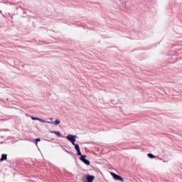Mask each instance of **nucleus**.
Returning <instances> with one entry per match:
<instances>
[{
    "label": "nucleus",
    "instance_id": "9",
    "mask_svg": "<svg viewBox=\"0 0 182 182\" xmlns=\"http://www.w3.org/2000/svg\"><path fill=\"white\" fill-rule=\"evenodd\" d=\"M73 146H75V149L76 150V151L80 150V148L79 147V145L77 144H73Z\"/></svg>",
    "mask_w": 182,
    "mask_h": 182
},
{
    "label": "nucleus",
    "instance_id": "1",
    "mask_svg": "<svg viewBox=\"0 0 182 182\" xmlns=\"http://www.w3.org/2000/svg\"><path fill=\"white\" fill-rule=\"evenodd\" d=\"M67 140H69L72 143V144H75L76 141V136L72 135V134H68L66 136Z\"/></svg>",
    "mask_w": 182,
    "mask_h": 182
},
{
    "label": "nucleus",
    "instance_id": "8",
    "mask_svg": "<svg viewBox=\"0 0 182 182\" xmlns=\"http://www.w3.org/2000/svg\"><path fill=\"white\" fill-rule=\"evenodd\" d=\"M51 133H53L55 136L60 137V132L56 131H52Z\"/></svg>",
    "mask_w": 182,
    "mask_h": 182
},
{
    "label": "nucleus",
    "instance_id": "11",
    "mask_svg": "<svg viewBox=\"0 0 182 182\" xmlns=\"http://www.w3.org/2000/svg\"><path fill=\"white\" fill-rule=\"evenodd\" d=\"M77 155H78V156H81V157H82V156H83V155L82 154V152H80V149L78 150V151H77Z\"/></svg>",
    "mask_w": 182,
    "mask_h": 182
},
{
    "label": "nucleus",
    "instance_id": "10",
    "mask_svg": "<svg viewBox=\"0 0 182 182\" xmlns=\"http://www.w3.org/2000/svg\"><path fill=\"white\" fill-rule=\"evenodd\" d=\"M148 157H149V159H154V155H153V154H148Z\"/></svg>",
    "mask_w": 182,
    "mask_h": 182
},
{
    "label": "nucleus",
    "instance_id": "3",
    "mask_svg": "<svg viewBox=\"0 0 182 182\" xmlns=\"http://www.w3.org/2000/svg\"><path fill=\"white\" fill-rule=\"evenodd\" d=\"M111 176L114 178V180H117L118 181H122L124 182V180H123V178L122 176L114 173H111Z\"/></svg>",
    "mask_w": 182,
    "mask_h": 182
},
{
    "label": "nucleus",
    "instance_id": "4",
    "mask_svg": "<svg viewBox=\"0 0 182 182\" xmlns=\"http://www.w3.org/2000/svg\"><path fill=\"white\" fill-rule=\"evenodd\" d=\"M85 178H84V180H85L87 182H93V180H95V176L92 175H86Z\"/></svg>",
    "mask_w": 182,
    "mask_h": 182
},
{
    "label": "nucleus",
    "instance_id": "5",
    "mask_svg": "<svg viewBox=\"0 0 182 182\" xmlns=\"http://www.w3.org/2000/svg\"><path fill=\"white\" fill-rule=\"evenodd\" d=\"M31 119L32 120H38L39 122H41V123H50V122H46L43 119H41V118H36V117H31Z\"/></svg>",
    "mask_w": 182,
    "mask_h": 182
},
{
    "label": "nucleus",
    "instance_id": "13",
    "mask_svg": "<svg viewBox=\"0 0 182 182\" xmlns=\"http://www.w3.org/2000/svg\"><path fill=\"white\" fill-rule=\"evenodd\" d=\"M50 120H53V118H50Z\"/></svg>",
    "mask_w": 182,
    "mask_h": 182
},
{
    "label": "nucleus",
    "instance_id": "6",
    "mask_svg": "<svg viewBox=\"0 0 182 182\" xmlns=\"http://www.w3.org/2000/svg\"><path fill=\"white\" fill-rule=\"evenodd\" d=\"M7 157H8V155H6L5 154H3L1 155V158L0 159V161H4V160H6Z\"/></svg>",
    "mask_w": 182,
    "mask_h": 182
},
{
    "label": "nucleus",
    "instance_id": "7",
    "mask_svg": "<svg viewBox=\"0 0 182 182\" xmlns=\"http://www.w3.org/2000/svg\"><path fill=\"white\" fill-rule=\"evenodd\" d=\"M52 124H55V126H58V124H60V120L56 119L55 122H51Z\"/></svg>",
    "mask_w": 182,
    "mask_h": 182
},
{
    "label": "nucleus",
    "instance_id": "12",
    "mask_svg": "<svg viewBox=\"0 0 182 182\" xmlns=\"http://www.w3.org/2000/svg\"><path fill=\"white\" fill-rule=\"evenodd\" d=\"M38 141H41V139L38 138L36 139V143L38 144Z\"/></svg>",
    "mask_w": 182,
    "mask_h": 182
},
{
    "label": "nucleus",
    "instance_id": "2",
    "mask_svg": "<svg viewBox=\"0 0 182 182\" xmlns=\"http://www.w3.org/2000/svg\"><path fill=\"white\" fill-rule=\"evenodd\" d=\"M85 159L86 155H81L80 160H81V161H82V163H85V164H86L87 166H90V161Z\"/></svg>",
    "mask_w": 182,
    "mask_h": 182
}]
</instances>
